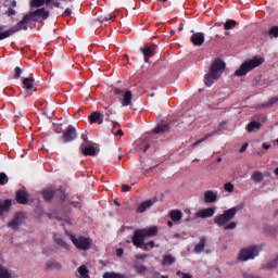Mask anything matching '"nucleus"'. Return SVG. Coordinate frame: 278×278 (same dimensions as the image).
<instances>
[{
    "instance_id": "nucleus-1",
    "label": "nucleus",
    "mask_w": 278,
    "mask_h": 278,
    "mask_svg": "<svg viewBox=\"0 0 278 278\" xmlns=\"http://www.w3.org/2000/svg\"><path fill=\"white\" fill-rule=\"evenodd\" d=\"M244 204H239L224 211V214L216 215L214 218L215 225H217V227H224L226 231H231L236 229L238 227V224L231 220L236 218V214H238V212H240V210H242Z\"/></svg>"
},
{
    "instance_id": "nucleus-2",
    "label": "nucleus",
    "mask_w": 278,
    "mask_h": 278,
    "mask_svg": "<svg viewBox=\"0 0 278 278\" xmlns=\"http://www.w3.org/2000/svg\"><path fill=\"white\" fill-rule=\"evenodd\" d=\"M225 68H227L225 61L223 59H215L208 68V73L204 76L205 86L208 88L214 86L220 79L223 73H225Z\"/></svg>"
},
{
    "instance_id": "nucleus-3",
    "label": "nucleus",
    "mask_w": 278,
    "mask_h": 278,
    "mask_svg": "<svg viewBox=\"0 0 278 278\" xmlns=\"http://www.w3.org/2000/svg\"><path fill=\"white\" fill-rule=\"evenodd\" d=\"M157 236V227L152 226L150 228L137 229L134 231L131 242L137 249H142L144 245V238H152Z\"/></svg>"
},
{
    "instance_id": "nucleus-4",
    "label": "nucleus",
    "mask_w": 278,
    "mask_h": 278,
    "mask_svg": "<svg viewBox=\"0 0 278 278\" xmlns=\"http://www.w3.org/2000/svg\"><path fill=\"white\" fill-rule=\"evenodd\" d=\"M264 64V59L262 58H253L252 60L244 61L239 70L235 72L236 77H244L253 71V68H257V66H262Z\"/></svg>"
},
{
    "instance_id": "nucleus-5",
    "label": "nucleus",
    "mask_w": 278,
    "mask_h": 278,
    "mask_svg": "<svg viewBox=\"0 0 278 278\" xmlns=\"http://www.w3.org/2000/svg\"><path fill=\"white\" fill-rule=\"evenodd\" d=\"M29 21H31L29 14L24 15L23 18L16 23V25L12 26L9 30L0 33V40H5V38H10L12 34H16V31H21L22 29L24 31H27V29H29V27L27 26Z\"/></svg>"
},
{
    "instance_id": "nucleus-6",
    "label": "nucleus",
    "mask_w": 278,
    "mask_h": 278,
    "mask_svg": "<svg viewBox=\"0 0 278 278\" xmlns=\"http://www.w3.org/2000/svg\"><path fill=\"white\" fill-rule=\"evenodd\" d=\"M70 239L73 244L78 249V251H90L92 249V240L88 237H75V235H71Z\"/></svg>"
},
{
    "instance_id": "nucleus-7",
    "label": "nucleus",
    "mask_w": 278,
    "mask_h": 278,
    "mask_svg": "<svg viewBox=\"0 0 278 278\" xmlns=\"http://www.w3.org/2000/svg\"><path fill=\"white\" fill-rule=\"evenodd\" d=\"M260 255V247L252 245L248 249L241 250L239 254L240 262H248V260H255Z\"/></svg>"
},
{
    "instance_id": "nucleus-8",
    "label": "nucleus",
    "mask_w": 278,
    "mask_h": 278,
    "mask_svg": "<svg viewBox=\"0 0 278 278\" xmlns=\"http://www.w3.org/2000/svg\"><path fill=\"white\" fill-rule=\"evenodd\" d=\"M75 140H77V129L73 125H70L63 132L62 142L66 143Z\"/></svg>"
},
{
    "instance_id": "nucleus-9",
    "label": "nucleus",
    "mask_w": 278,
    "mask_h": 278,
    "mask_svg": "<svg viewBox=\"0 0 278 278\" xmlns=\"http://www.w3.org/2000/svg\"><path fill=\"white\" fill-rule=\"evenodd\" d=\"M28 16L30 17V21H34L35 23L38 21L36 16H40V18L47 21L49 18V11H47L45 8L37 9L36 11L28 13Z\"/></svg>"
},
{
    "instance_id": "nucleus-10",
    "label": "nucleus",
    "mask_w": 278,
    "mask_h": 278,
    "mask_svg": "<svg viewBox=\"0 0 278 278\" xmlns=\"http://www.w3.org/2000/svg\"><path fill=\"white\" fill-rule=\"evenodd\" d=\"M154 203H157V198H152V199L141 202L139 204V206L137 207V213L144 214V212H147V210H151V207H153Z\"/></svg>"
},
{
    "instance_id": "nucleus-11",
    "label": "nucleus",
    "mask_w": 278,
    "mask_h": 278,
    "mask_svg": "<svg viewBox=\"0 0 278 278\" xmlns=\"http://www.w3.org/2000/svg\"><path fill=\"white\" fill-rule=\"evenodd\" d=\"M140 51L143 54V60L146 63H149L150 58L155 55V47L146 45L140 48Z\"/></svg>"
},
{
    "instance_id": "nucleus-12",
    "label": "nucleus",
    "mask_w": 278,
    "mask_h": 278,
    "mask_svg": "<svg viewBox=\"0 0 278 278\" xmlns=\"http://www.w3.org/2000/svg\"><path fill=\"white\" fill-rule=\"evenodd\" d=\"M216 214V207H207L195 213L197 218H212Z\"/></svg>"
},
{
    "instance_id": "nucleus-13",
    "label": "nucleus",
    "mask_w": 278,
    "mask_h": 278,
    "mask_svg": "<svg viewBox=\"0 0 278 278\" xmlns=\"http://www.w3.org/2000/svg\"><path fill=\"white\" fill-rule=\"evenodd\" d=\"M192 45L194 47H202L203 42H205V34L203 33H193L190 38Z\"/></svg>"
},
{
    "instance_id": "nucleus-14",
    "label": "nucleus",
    "mask_w": 278,
    "mask_h": 278,
    "mask_svg": "<svg viewBox=\"0 0 278 278\" xmlns=\"http://www.w3.org/2000/svg\"><path fill=\"white\" fill-rule=\"evenodd\" d=\"M15 197L20 205H27V203L29 202V193H27V191L25 190H17Z\"/></svg>"
},
{
    "instance_id": "nucleus-15",
    "label": "nucleus",
    "mask_w": 278,
    "mask_h": 278,
    "mask_svg": "<svg viewBox=\"0 0 278 278\" xmlns=\"http://www.w3.org/2000/svg\"><path fill=\"white\" fill-rule=\"evenodd\" d=\"M218 201V191L206 190L204 191V203H216Z\"/></svg>"
},
{
    "instance_id": "nucleus-16",
    "label": "nucleus",
    "mask_w": 278,
    "mask_h": 278,
    "mask_svg": "<svg viewBox=\"0 0 278 278\" xmlns=\"http://www.w3.org/2000/svg\"><path fill=\"white\" fill-rule=\"evenodd\" d=\"M114 116H116V111L114 109H108L104 114V121L113 123V127L114 129H116V127H119L121 125L118 124V122H114Z\"/></svg>"
},
{
    "instance_id": "nucleus-17",
    "label": "nucleus",
    "mask_w": 278,
    "mask_h": 278,
    "mask_svg": "<svg viewBox=\"0 0 278 278\" xmlns=\"http://www.w3.org/2000/svg\"><path fill=\"white\" fill-rule=\"evenodd\" d=\"M105 118V115L94 111L89 115V122L91 124L98 123V125H103V119Z\"/></svg>"
},
{
    "instance_id": "nucleus-18",
    "label": "nucleus",
    "mask_w": 278,
    "mask_h": 278,
    "mask_svg": "<svg viewBox=\"0 0 278 278\" xmlns=\"http://www.w3.org/2000/svg\"><path fill=\"white\" fill-rule=\"evenodd\" d=\"M23 224V213H17L12 222L8 224L11 229H18Z\"/></svg>"
},
{
    "instance_id": "nucleus-19",
    "label": "nucleus",
    "mask_w": 278,
    "mask_h": 278,
    "mask_svg": "<svg viewBox=\"0 0 278 278\" xmlns=\"http://www.w3.org/2000/svg\"><path fill=\"white\" fill-rule=\"evenodd\" d=\"M85 144L83 143L80 146L81 150H83V154L86 156H94L97 155V149L93 146H89V147H85Z\"/></svg>"
},
{
    "instance_id": "nucleus-20",
    "label": "nucleus",
    "mask_w": 278,
    "mask_h": 278,
    "mask_svg": "<svg viewBox=\"0 0 278 278\" xmlns=\"http://www.w3.org/2000/svg\"><path fill=\"white\" fill-rule=\"evenodd\" d=\"M169 216L173 223H179V220L184 218V212L179 210H173L170 211Z\"/></svg>"
},
{
    "instance_id": "nucleus-21",
    "label": "nucleus",
    "mask_w": 278,
    "mask_h": 278,
    "mask_svg": "<svg viewBox=\"0 0 278 278\" xmlns=\"http://www.w3.org/2000/svg\"><path fill=\"white\" fill-rule=\"evenodd\" d=\"M205 244H207V239H205V237H202L199 243L194 247V253H203Z\"/></svg>"
},
{
    "instance_id": "nucleus-22",
    "label": "nucleus",
    "mask_w": 278,
    "mask_h": 278,
    "mask_svg": "<svg viewBox=\"0 0 278 278\" xmlns=\"http://www.w3.org/2000/svg\"><path fill=\"white\" fill-rule=\"evenodd\" d=\"M166 131H170L168 124H159L153 130L154 134H166Z\"/></svg>"
},
{
    "instance_id": "nucleus-23",
    "label": "nucleus",
    "mask_w": 278,
    "mask_h": 278,
    "mask_svg": "<svg viewBox=\"0 0 278 278\" xmlns=\"http://www.w3.org/2000/svg\"><path fill=\"white\" fill-rule=\"evenodd\" d=\"M131 99H132V94H131V91H126L124 93V98L122 100V105L124 108H127V105H131Z\"/></svg>"
},
{
    "instance_id": "nucleus-24",
    "label": "nucleus",
    "mask_w": 278,
    "mask_h": 278,
    "mask_svg": "<svg viewBox=\"0 0 278 278\" xmlns=\"http://www.w3.org/2000/svg\"><path fill=\"white\" fill-rule=\"evenodd\" d=\"M42 197L46 201H51L55 197V190L53 189H45L42 191Z\"/></svg>"
},
{
    "instance_id": "nucleus-25",
    "label": "nucleus",
    "mask_w": 278,
    "mask_h": 278,
    "mask_svg": "<svg viewBox=\"0 0 278 278\" xmlns=\"http://www.w3.org/2000/svg\"><path fill=\"white\" fill-rule=\"evenodd\" d=\"M88 267L86 265H81L80 267H78V277L79 278H90V274H88Z\"/></svg>"
},
{
    "instance_id": "nucleus-26",
    "label": "nucleus",
    "mask_w": 278,
    "mask_h": 278,
    "mask_svg": "<svg viewBox=\"0 0 278 278\" xmlns=\"http://www.w3.org/2000/svg\"><path fill=\"white\" fill-rule=\"evenodd\" d=\"M54 242L58 244V247H61V249H65V251L71 249V245H68L67 242L62 238L54 237Z\"/></svg>"
},
{
    "instance_id": "nucleus-27",
    "label": "nucleus",
    "mask_w": 278,
    "mask_h": 278,
    "mask_svg": "<svg viewBox=\"0 0 278 278\" xmlns=\"http://www.w3.org/2000/svg\"><path fill=\"white\" fill-rule=\"evenodd\" d=\"M12 206V200H5L4 202H0V216L3 214V212H8L10 207Z\"/></svg>"
},
{
    "instance_id": "nucleus-28",
    "label": "nucleus",
    "mask_w": 278,
    "mask_h": 278,
    "mask_svg": "<svg viewBox=\"0 0 278 278\" xmlns=\"http://www.w3.org/2000/svg\"><path fill=\"white\" fill-rule=\"evenodd\" d=\"M251 179H253L255 184H260L264 179V174H262L260 170H256L252 174Z\"/></svg>"
},
{
    "instance_id": "nucleus-29",
    "label": "nucleus",
    "mask_w": 278,
    "mask_h": 278,
    "mask_svg": "<svg viewBox=\"0 0 278 278\" xmlns=\"http://www.w3.org/2000/svg\"><path fill=\"white\" fill-rule=\"evenodd\" d=\"M34 81L33 77L24 78L23 84L26 90H34Z\"/></svg>"
},
{
    "instance_id": "nucleus-30",
    "label": "nucleus",
    "mask_w": 278,
    "mask_h": 278,
    "mask_svg": "<svg viewBox=\"0 0 278 278\" xmlns=\"http://www.w3.org/2000/svg\"><path fill=\"white\" fill-rule=\"evenodd\" d=\"M157 247H160V244H155V241L150 240V241L143 243V245H142L141 249H142L143 251H151V249H155V248H157Z\"/></svg>"
},
{
    "instance_id": "nucleus-31",
    "label": "nucleus",
    "mask_w": 278,
    "mask_h": 278,
    "mask_svg": "<svg viewBox=\"0 0 278 278\" xmlns=\"http://www.w3.org/2000/svg\"><path fill=\"white\" fill-rule=\"evenodd\" d=\"M255 129H262V123L260 122H251L248 125V131L251 134L253 131H255Z\"/></svg>"
},
{
    "instance_id": "nucleus-32",
    "label": "nucleus",
    "mask_w": 278,
    "mask_h": 278,
    "mask_svg": "<svg viewBox=\"0 0 278 278\" xmlns=\"http://www.w3.org/2000/svg\"><path fill=\"white\" fill-rule=\"evenodd\" d=\"M162 264L163 266H170L175 264V257L170 254H167L164 256Z\"/></svg>"
},
{
    "instance_id": "nucleus-33",
    "label": "nucleus",
    "mask_w": 278,
    "mask_h": 278,
    "mask_svg": "<svg viewBox=\"0 0 278 278\" xmlns=\"http://www.w3.org/2000/svg\"><path fill=\"white\" fill-rule=\"evenodd\" d=\"M102 278H125V275L121 273L106 271L103 274Z\"/></svg>"
},
{
    "instance_id": "nucleus-34",
    "label": "nucleus",
    "mask_w": 278,
    "mask_h": 278,
    "mask_svg": "<svg viewBox=\"0 0 278 278\" xmlns=\"http://www.w3.org/2000/svg\"><path fill=\"white\" fill-rule=\"evenodd\" d=\"M12 273L8 268H5L3 265H0V278H11Z\"/></svg>"
},
{
    "instance_id": "nucleus-35",
    "label": "nucleus",
    "mask_w": 278,
    "mask_h": 278,
    "mask_svg": "<svg viewBox=\"0 0 278 278\" xmlns=\"http://www.w3.org/2000/svg\"><path fill=\"white\" fill-rule=\"evenodd\" d=\"M138 151H142V153H147L149 149H151V143L141 142L137 146Z\"/></svg>"
},
{
    "instance_id": "nucleus-36",
    "label": "nucleus",
    "mask_w": 278,
    "mask_h": 278,
    "mask_svg": "<svg viewBox=\"0 0 278 278\" xmlns=\"http://www.w3.org/2000/svg\"><path fill=\"white\" fill-rule=\"evenodd\" d=\"M47 3V0H31L30 8H42Z\"/></svg>"
},
{
    "instance_id": "nucleus-37",
    "label": "nucleus",
    "mask_w": 278,
    "mask_h": 278,
    "mask_svg": "<svg viewBox=\"0 0 278 278\" xmlns=\"http://www.w3.org/2000/svg\"><path fill=\"white\" fill-rule=\"evenodd\" d=\"M236 25H237V22L235 20H228L224 24V29H226V30L233 29V27H236Z\"/></svg>"
},
{
    "instance_id": "nucleus-38",
    "label": "nucleus",
    "mask_w": 278,
    "mask_h": 278,
    "mask_svg": "<svg viewBox=\"0 0 278 278\" xmlns=\"http://www.w3.org/2000/svg\"><path fill=\"white\" fill-rule=\"evenodd\" d=\"M134 269L138 275H142V273H147V266L140 265V264H135Z\"/></svg>"
},
{
    "instance_id": "nucleus-39",
    "label": "nucleus",
    "mask_w": 278,
    "mask_h": 278,
    "mask_svg": "<svg viewBox=\"0 0 278 278\" xmlns=\"http://www.w3.org/2000/svg\"><path fill=\"white\" fill-rule=\"evenodd\" d=\"M268 36L270 38H278V26H273L268 30Z\"/></svg>"
},
{
    "instance_id": "nucleus-40",
    "label": "nucleus",
    "mask_w": 278,
    "mask_h": 278,
    "mask_svg": "<svg viewBox=\"0 0 278 278\" xmlns=\"http://www.w3.org/2000/svg\"><path fill=\"white\" fill-rule=\"evenodd\" d=\"M47 268L48 269L55 268L56 270H61L62 265L58 262H49V263H47Z\"/></svg>"
},
{
    "instance_id": "nucleus-41",
    "label": "nucleus",
    "mask_w": 278,
    "mask_h": 278,
    "mask_svg": "<svg viewBox=\"0 0 278 278\" xmlns=\"http://www.w3.org/2000/svg\"><path fill=\"white\" fill-rule=\"evenodd\" d=\"M9 178L5 173H0V186H5L8 184Z\"/></svg>"
},
{
    "instance_id": "nucleus-42",
    "label": "nucleus",
    "mask_w": 278,
    "mask_h": 278,
    "mask_svg": "<svg viewBox=\"0 0 278 278\" xmlns=\"http://www.w3.org/2000/svg\"><path fill=\"white\" fill-rule=\"evenodd\" d=\"M213 134H207L204 136V138L202 140H198L195 141L192 147H199V144H201V142H205V140H207L208 138H212Z\"/></svg>"
},
{
    "instance_id": "nucleus-43",
    "label": "nucleus",
    "mask_w": 278,
    "mask_h": 278,
    "mask_svg": "<svg viewBox=\"0 0 278 278\" xmlns=\"http://www.w3.org/2000/svg\"><path fill=\"white\" fill-rule=\"evenodd\" d=\"M21 75H23V70L21 67H15V73L13 75L14 79H21Z\"/></svg>"
},
{
    "instance_id": "nucleus-44",
    "label": "nucleus",
    "mask_w": 278,
    "mask_h": 278,
    "mask_svg": "<svg viewBox=\"0 0 278 278\" xmlns=\"http://www.w3.org/2000/svg\"><path fill=\"white\" fill-rule=\"evenodd\" d=\"M224 190H225L226 192H231V191L233 190V184H231V182H226V184L224 185Z\"/></svg>"
},
{
    "instance_id": "nucleus-45",
    "label": "nucleus",
    "mask_w": 278,
    "mask_h": 278,
    "mask_svg": "<svg viewBox=\"0 0 278 278\" xmlns=\"http://www.w3.org/2000/svg\"><path fill=\"white\" fill-rule=\"evenodd\" d=\"M275 103H278V98H271L266 104L265 108H270L275 105Z\"/></svg>"
},
{
    "instance_id": "nucleus-46",
    "label": "nucleus",
    "mask_w": 278,
    "mask_h": 278,
    "mask_svg": "<svg viewBox=\"0 0 278 278\" xmlns=\"http://www.w3.org/2000/svg\"><path fill=\"white\" fill-rule=\"evenodd\" d=\"M7 16H15L16 15V10L14 9H8L4 13Z\"/></svg>"
},
{
    "instance_id": "nucleus-47",
    "label": "nucleus",
    "mask_w": 278,
    "mask_h": 278,
    "mask_svg": "<svg viewBox=\"0 0 278 278\" xmlns=\"http://www.w3.org/2000/svg\"><path fill=\"white\" fill-rule=\"evenodd\" d=\"M177 275L180 278H192V275L186 274V273H182V271H177Z\"/></svg>"
},
{
    "instance_id": "nucleus-48",
    "label": "nucleus",
    "mask_w": 278,
    "mask_h": 278,
    "mask_svg": "<svg viewBox=\"0 0 278 278\" xmlns=\"http://www.w3.org/2000/svg\"><path fill=\"white\" fill-rule=\"evenodd\" d=\"M131 190V186L129 185H122V192H129Z\"/></svg>"
},
{
    "instance_id": "nucleus-49",
    "label": "nucleus",
    "mask_w": 278,
    "mask_h": 278,
    "mask_svg": "<svg viewBox=\"0 0 278 278\" xmlns=\"http://www.w3.org/2000/svg\"><path fill=\"white\" fill-rule=\"evenodd\" d=\"M247 149H249V143H244L243 146H241L239 153H244V151H247Z\"/></svg>"
},
{
    "instance_id": "nucleus-50",
    "label": "nucleus",
    "mask_w": 278,
    "mask_h": 278,
    "mask_svg": "<svg viewBox=\"0 0 278 278\" xmlns=\"http://www.w3.org/2000/svg\"><path fill=\"white\" fill-rule=\"evenodd\" d=\"M73 14V10L66 9L63 13V16H71Z\"/></svg>"
},
{
    "instance_id": "nucleus-51",
    "label": "nucleus",
    "mask_w": 278,
    "mask_h": 278,
    "mask_svg": "<svg viewBox=\"0 0 278 278\" xmlns=\"http://www.w3.org/2000/svg\"><path fill=\"white\" fill-rule=\"evenodd\" d=\"M80 138H81V140H84V142H88V134L87 132H83Z\"/></svg>"
},
{
    "instance_id": "nucleus-52",
    "label": "nucleus",
    "mask_w": 278,
    "mask_h": 278,
    "mask_svg": "<svg viewBox=\"0 0 278 278\" xmlns=\"http://www.w3.org/2000/svg\"><path fill=\"white\" fill-rule=\"evenodd\" d=\"M114 18H116V15H109L105 16L102 21H114Z\"/></svg>"
},
{
    "instance_id": "nucleus-53",
    "label": "nucleus",
    "mask_w": 278,
    "mask_h": 278,
    "mask_svg": "<svg viewBox=\"0 0 278 278\" xmlns=\"http://www.w3.org/2000/svg\"><path fill=\"white\" fill-rule=\"evenodd\" d=\"M147 257H148L147 254H138V255L136 256V260H146Z\"/></svg>"
},
{
    "instance_id": "nucleus-54",
    "label": "nucleus",
    "mask_w": 278,
    "mask_h": 278,
    "mask_svg": "<svg viewBox=\"0 0 278 278\" xmlns=\"http://www.w3.org/2000/svg\"><path fill=\"white\" fill-rule=\"evenodd\" d=\"M115 136L123 137V136H125V132L123 131V129H118V130L116 131Z\"/></svg>"
},
{
    "instance_id": "nucleus-55",
    "label": "nucleus",
    "mask_w": 278,
    "mask_h": 278,
    "mask_svg": "<svg viewBox=\"0 0 278 278\" xmlns=\"http://www.w3.org/2000/svg\"><path fill=\"white\" fill-rule=\"evenodd\" d=\"M263 149H265V151H268V149H270V144L263 143Z\"/></svg>"
},
{
    "instance_id": "nucleus-56",
    "label": "nucleus",
    "mask_w": 278,
    "mask_h": 278,
    "mask_svg": "<svg viewBox=\"0 0 278 278\" xmlns=\"http://www.w3.org/2000/svg\"><path fill=\"white\" fill-rule=\"evenodd\" d=\"M123 253H125L123 249H118V250H117V255H118L119 257L123 255Z\"/></svg>"
},
{
    "instance_id": "nucleus-57",
    "label": "nucleus",
    "mask_w": 278,
    "mask_h": 278,
    "mask_svg": "<svg viewBox=\"0 0 278 278\" xmlns=\"http://www.w3.org/2000/svg\"><path fill=\"white\" fill-rule=\"evenodd\" d=\"M125 91L121 90V89H115V94H123Z\"/></svg>"
},
{
    "instance_id": "nucleus-58",
    "label": "nucleus",
    "mask_w": 278,
    "mask_h": 278,
    "mask_svg": "<svg viewBox=\"0 0 278 278\" xmlns=\"http://www.w3.org/2000/svg\"><path fill=\"white\" fill-rule=\"evenodd\" d=\"M62 1H66V0H62ZM70 1H74V0H70ZM50 3H53V0H46V5H49Z\"/></svg>"
},
{
    "instance_id": "nucleus-59",
    "label": "nucleus",
    "mask_w": 278,
    "mask_h": 278,
    "mask_svg": "<svg viewBox=\"0 0 278 278\" xmlns=\"http://www.w3.org/2000/svg\"><path fill=\"white\" fill-rule=\"evenodd\" d=\"M157 277L160 278H168V275H160V274H156Z\"/></svg>"
},
{
    "instance_id": "nucleus-60",
    "label": "nucleus",
    "mask_w": 278,
    "mask_h": 278,
    "mask_svg": "<svg viewBox=\"0 0 278 278\" xmlns=\"http://www.w3.org/2000/svg\"><path fill=\"white\" fill-rule=\"evenodd\" d=\"M72 205H73L74 207H78V206H79V202H72Z\"/></svg>"
},
{
    "instance_id": "nucleus-61",
    "label": "nucleus",
    "mask_w": 278,
    "mask_h": 278,
    "mask_svg": "<svg viewBox=\"0 0 278 278\" xmlns=\"http://www.w3.org/2000/svg\"><path fill=\"white\" fill-rule=\"evenodd\" d=\"M180 31H184V24H179V28Z\"/></svg>"
},
{
    "instance_id": "nucleus-62",
    "label": "nucleus",
    "mask_w": 278,
    "mask_h": 278,
    "mask_svg": "<svg viewBox=\"0 0 278 278\" xmlns=\"http://www.w3.org/2000/svg\"><path fill=\"white\" fill-rule=\"evenodd\" d=\"M53 5L54 8H60V2H54Z\"/></svg>"
},
{
    "instance_id": "nucleus-63",
    "label": "nucleus",
    "mask_w": 278,
    "mask_h": 278,
    "mask_svg": "<svg viewBox=\"0 0 278 278\" xmlns=\"http://www.w3.org/2000/svg\"><path fill=\"white\" fill-rule=\"evenodd\" d=\"M167 226L173 227V222H167Z\"/></svg>"
},
{
    "instance_id": "nucleus-64",
    "label": "nucleus",
    "mask_w": 278,
    "mask_h": 278,
    "mask_svg": "<svg viewBox=\"0 0 278 278\" xmlns=\"http://www.w3.org/2000/svg\"><path fill=\"white\" fill-rule=\"evenodd\" d=\"M275 175L278 176V167L275 169Z\"/></svg>"
}]
</instances>
